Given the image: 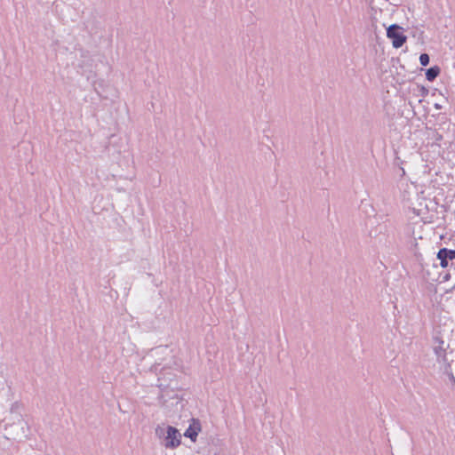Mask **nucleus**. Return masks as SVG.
<instances>
[{"instance_id":"9d476101","label":"nucleus","mask_w":455,"mask_h":455,"mask_svg":"<svg viewBox=\"0 0 455 455\" xmlns=\"http://www.w3.org/2000/svg\"><path fill=\"white\" fill-rule=\"evenodd\" d=\"M449 376H450V379L455 383V377H454L453 373H451V372L449 373Z\"/></svg>"},{"instance_id":"f03ea898","label":"nucleus","mask_w":455,"mask_h":455,"mask_svg":"<svg viewBox=\"0 0 455 455\" xmlns=\"http://www.w3.org/2000/svg\"><path fill=\"white\" fill-rule=\"evenodd\" d=\"M387 36L391 39L392 44L395 48L401 47L406 41L403 28L396 24L391 25L387 29Z\"/></svg>"},{"instance_id":"6e6552de","label":"nucleus","mask_w":455,"mask_h":455,"mask_svg":"<svg viewBox=\"0 0 455 455\" xmlns=\"http://www.w3.org/2000/svg\"><path fill=\"white\" fill-rule=\"evenodd\" d=\"M419 60H420V64L425 67L429 64L430 59H419Z\"/></svg>"},{"instance_id":"0eeeda50","label":"nucleus","mask_w":455,"mask_h":455,"mask_svg":"<svg viewBox=\"0 0 455 455\" xmlns=\"http://www.w3.org/2000/svg\"><path fill=\"white\" fill-rule=\"evenodd\" d=\"M440 68L438 66L431 67L427 69H426L425 75L426 78L429 82H433L439 75H440Z\"/></svg>"},{"instance_id":"9b49d317","label":"nucleus","mask_w":455,"mask_h":455,"mask_svg":"<svg viewBox=\"0 0 455 455\" xmlns=\"http://www.w3.org/2000/svg\"><path fill=\"white\" fill-rule=\"evenodd\" d=\"M165 349H166V348L158 347V348H156L155 351H156V354H158L160 351H162V350H165Z\"/></svg>"},{"instance_id":"f8f14e48","label":"nucleus","mask_w":455,"mask_h":455,"mask_svg":"<svg viewBox=\"0 0 455 455\" xmlns=\"http://www.w3.org/2000/svg\"><path fill=\"white\" fill-rule=\"evenodd\" d=\"M419 57L425 58V57H429V56L427 53H422Z\"/></svg>"},{"instance_id":"423d86ee","label":"nucleus","mask_w":455,"mask_h":455,"mask_svg":"<svg viewBox=\"0 0 455 455\" xmlns=\"http://www.w3.org/2000/svg\"><path fill=\"white\" fill-rule=\"evenodd\" d=\"M201 431V426L198 420L193 419V423L188 427V428L184 433L186 437L190 438L192 441H196L198 433Z\"/></svg>"},{"instance_id":"20e7f679","label":"nucleus","mask_w":455,"mask_h":455,"mask_svg":"<svg viewBox=\"0 0 455 455\" xmlns=\"http://www.w3.org/2000/svg\"><path fill=\"white\" fill-rule=\"evenodd\" d=\"M436 340H438L439 345L435 347L434 350L436 355L437 362L445 364V371L448 372L449 369L451 368V365L448 362L446 350L443 347V341L439 339H436Z\"/></svg>"},{"instance_id":"39448f33","label":"nucleus","mask_w":455,"mask_h":455,"mask_svg":"<svg viewBox=\"0 0 455 455\" xmlns=\"http://www.w3.org/2000/svg\"><path fill=\"white\" fill-rule=\"evenodd\" d=\"M437 259L440 260V266L445 268L448 267V259H455V250L442 248L437 252Z\"/></svg>"},{"instance_id":"7ed1b4c3","label":"nucleus","mask_w":455,"mask_h":455,"mask_svg":"<svg viewBox=\"0 0 455 455\" xmlns=\"http://www.w3.org/2000/svg\"><path fill=\"white\" fill-rule=\"evenodd\" d=\"M159 366H160V363H155L154 365H152L151 371H155L156 373L158 374V371H159L158 368H159ZM168 370H170V368L162 367L160 369L159 377H158V382H159L158 386L159 387H167V386H169L167 381H172V380L173 374H172L169 371L165 372Z\"/></svg>"},{"instance_id":"1a4fd4ad","label":"nucleus","mask_w":455,"mask_h":455,"mask_svg":"<svg viewBox=\"0 0 455 455\" xmlns=\"http://www.w3.org/2000/svg\"><path fill=\"white\" fill-rule=\"evenodd\" d=\"M419 90H420V92H421L422 96H427V95L428 90L427 88H425L424 86H421L419 88Z\"/></svg>"},{"instance_id":"ddd939ff","label":"nucleus","mask_w":455,"mask_h":455,"mask_svg":"<svg viewBox=\"0 0 455 455\" xmlns=\"http://www.w3.org/2000/svg\"><path fill=\"white\" fill-rule=\"evenodd\" d=\"M435 108H437V109H440V108H441V106H439L438 104H435Z\"/></svg>"},{"instance_id":"f257e3e1","label":"nucleus","mask_w":455,"mask_h":455,"mask_svg":"<svg viewBox=\"0 0 455 455\" xmlns=\"http://www.w3.org/2000/svg\"><path fill=\"white\" fill-rule=\"evenodd\" d=\"M156 435L163 438L162 444L167 449H174L180 444L181 435L177 428L168 426H157Z\"/></svg>"}]
</instances>
